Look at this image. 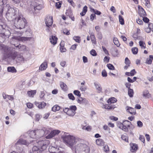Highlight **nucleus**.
<instances>
[{"mask_svg":"<svg viewBox=\"0 0 153 153\" xmlns=\"http://www.w3.org/2000/svg\"><path fill=\"white\" fill-rule=\"evenodd\" d=\"M113 42L114 44L116 45L117 47H119L120 45V44L118 39L117 38L114 37L113 39Z\"/></svg>","mask_w":153,"mask_h":153,"instance_id":"e433bc0d","label":"nucleus"},{"mask_svg":"<svg viewBox=\"0 0 153 153\" xmlns=\"http://www.w3.org/2000/svg\"><path fill=\"white\" fill-rule=\"evenodd\" d=\"M94 85L97 90L99 91V93H100L102 91V88L100 84L97 82H94Z\"/></svg>","mask_w":153,"mask_h":153,"instance_id":"f3484780","label":"nucleus"},{"mask_svg":"<svg viewBox=\"0 0 153 153\" xmlns=\"http://www.w3.org/2000/svg\"><path fill=\"white\" fill-rule=\"evenodd\" d=\"M0 49L4 53L3 57L4 60H6L7 58H10L13 59H14L17 56V59L20 62H23L24 59L22 55H17L16 52L13 53L11 50V48L4 45L1 44L0 46Z\"/></svg>","mask_w":153,"mask_h":153,"instance_id":"f257e3e1","label":"nucleus"},{"mask_svg":"<svg viewBox=\"0 0 153 153\" xmlns=\"http://www.w3.org/2000/svg\"><path fill=\"white\" fill-rule=\"evenodd\" d=\"M110 10L111 11H112L114 13H115L116 12V10L115 8L113 6H112L110 8Z\"/></svg>","mask_w":153,"mask_h":153,"instance_id":"69168bd1","label":"nucleus"},{"mask_svg":"<svg viewBox=\"0 0 153 153\" xmlns=\"http://www.w3.org/2000/svg\"><path fill=\"white\" fill-rule=\"evenodd\" d=\"M140 140L143 143H144L145 142V138L144 137L141 135H140L139 137Z\"/></svg>","mask_w":153,"mask_h":153,"instance_id":"680f3d73","label":"nucleus"},{"mask_svg":"<svg viewBox=\"0 0 153 153\" xmlns=\"http://www.w3.org/2000/svg\"><path fill=\"white\" fill-rule=\"evenodd\" d=\"M148 27L150 29H151V30L153 32V24L149 23L148 24Z\"/></svg>","mask_w":153,"mask_h":153,"instance_id":"0e129e2a","label":"nucleus"},{"mask_svg":"<svg viewBox=\"0 0 153 153\" xmlns=\"http://www.w3.org/2000/svg\"><path fill=\"white\" fill-rule=\"evenodd\" d=\"M63 110L64 111V112L65 113H68V114L69 115V114H70L71 113H69L70 112L69 108H66L64 109H63Z\"/></svg>","mask_w":153,"mask_h":153,"instance_id":"864d4df0","label":"nucleus"},{"mask_svg":"<svg viewBox=\"0 0 153 153\" xmlns=\"http://www.w3.org/2000/svg\"><path fill=\"white\" fill-rule=\"evenodd\" d=\"M32 150L33 153H40V152L41 151L38 146H34L32 149Z\"/></svg>","mask_w":153,"mask_h":153,"instance_id":"a211bd4d","label":"nucleus"},{"mask_svg":"<svg viewBox=\"0 0 153 153\" xmlns=\"http://www.w3.org/2000/svg\"><path fill=\"white\" fill-rule=\"evenodd\" d=\"M143 21L147 23H148L149 21V19L147 17H143Z\"/></svg>","mask_w":153,"mask_h":153,"instance_id":"4d7b16f0","label":"nucleus"},{"mask_svg":"<svg viewBox=\"0 0 153 153\" xmlns=\"http://www.w3.org/2000/svg\"><path fill=\"white\" fill-rule=\"evenodd\" d=\"M119 128L122 129L123 130L125 131V132H127L128 131V129L127 128V127L124 126L123 125H120Z\"/></svg>","mask_w":153,"mask_h":153,"instance_id":"ea45409f","label":"nucleus"},{"mask_svg":"<svg viewBox=\"0 0 153 153\" xmlns=\"http://www.w3.org/2000/svg\"><path fill=\"white\" fill-rule=\"evenodd\" d=\"M31 38V37L14 36L13 38V39L21 41L24 42L25 41L30 40Z\"/></svg>","mask_w":153,"mask_h":153,"instance_id":"9b49d317","label":"nucleus"},{"mask_svg":"<svg viewBox=\"0 0 153 153\" xmlns=\"http://www.w3.org/2000/svg\"><path fill=\"white\" fill-rule=\"evenodd\" d=\"M17 48H18L19 51H25L26 49L25 46L24 45H20V44L17 46H15Z\"/></svg>","mask_w":153,"mask_h":153,"instance_id":"72a5a7b5","label":"nucleus"},{"mask_svg":"<svg viewBox=\"0 0 153 153\" xmlns=\"http://www.w3.org/2000/svg\"><path fill=\"white\" fill-rule=\"evenodd\" d=\"M7 9V12L6 13V16L9 21H12L15 20L16 18V14L17 13V9L10 7L9 4H7L4 7V8Z\"/></svg>","mask_w":153,"mask_h":153,"instance_id":"f03ea898","label":"nucleus"},{"mask_svg":"<svg viewBox=\"0 0 153 153\" xmlns=\"http://www.w3.org/2000/svg\"><path fill=\"white\" fill-rule=\"evenodd\" d=\"M149 57V58L146 59V63L149 65H151L152 64V61L153 60V56L150 55Z\"/></svg>","mask_w":153,"mask_h":153,"instance_id":"4be33fe9","label":"nucleus"},{"mask_svg":"<svg viewBox=\"0 0 153 153\" xmlns=\"http://www.w3.org/2000/svg\"><path fill=\"white\" fill-rule=\"evenodd\" d=\"M140 46L142 48L145 49L146 48V46H144L145 44L142 41H140L139 42Z\"/></svg>","mask_w":153,"mask_h":153,"instance_id":"a19ab883","label":"nucleus"},{"mask_svg":"<svg viewBox=\"0 0 153 153\" xmlns=\"http://www.w3.org/2000/svg\"><path fill=\"white\" fill-rule=\"evenodd\" d=\"M90 53L92 56H96L97 54L96 51L94 49H92L90 51Z\"/></svg>","mask_w":153,"mask_h":153,"instance_id":"8fccbe9b","label":"nucleus"},{"mask_svg":"<svg viewBox=\"0 0 153 153\" xmlns=\"http://www.w3.org/2000/svg\"><path fill=\"white\" fill-rule=\"evenodd\" d=\"M107 66L108 68L111 70H114L115 69L114 66L111 64H107Z\"/></svg>","mask_w":153,"mask_h":153,"instance_id":"37998d69","label":"nucleus"},{"mask_svg":"<svg viewBox=\"0 0 153 153\" xmlns=\"http://www.w3.org/2000/svg\"><path fill=\"white\" fill-rule=\"evenodd\" d=\"M13 2L15 4L18 5L20 2V0H12Z\"/></svg>","mask_w":153,"mask_h":153,"instance_id":"e2e57ef3","label":"nucleus"},{"mask_svg":"<svg viewBox=\"0 0 153 153\" xmlns=\"http://www.w3.org/2000/svg\"><path fill=\"white\" fill-rule=\"evenodd\" d=\"M7 70L8 72L11 73H16V70L14 67H8L7 68Z\"/></svg>","mask_w":153,"mask_h":153,"instance_id":"cd10ccee","label":"nucleus"},{"mask_svg":"<svg viewBox=\"0 0 153 153\" xmlns=\"http://www.w3.org/2000/svg\"><path fill=\"white\" fill-rule=\"evenodd\" d=\"M47 67V64L46 62H43L40 66L39 69L40 70H44L46 69Z\"/></svg>","mask_w":153,"mask_h":153,"instance_id":"aec40b11","label":"nucleus"},{"mask_svg":"<svg viewBox=\"0 0 153 153\" xmlns=\"http://www.w3.org/2000/svg\"><path fill=\"white\" fill-rule=\"evenodd\" d=\"M131 51L133 54H136L138 52V49L137 47H134L132 48Z\"/></svg>","mask_w":153,"mask_h":153,"instance_id":"79ce46f5","label":"nucleus"},{"mask_svg":"<svg viewBox=\"0 0 153 153\" xmlns=\"http://www.w3.org/2000/svg\"><path fill=\"white\" fill-rule=\"evenodd\" d=\"M37 143L38 147L42 151L46 149L49 144V141L47 140H42L37 141Z\"/></svg>","mask_w":153,"mask_h":153,"instance_id":"423d86ee","label":"nucleus"},{"mask_svg":"<svg viewBox=\"0 0 153 153\" xmlns=\"http://www.w3.org/2000/svg\"><path fill=\"white\" fill-rule=\"evenodd\" d=\"M87 147V146L85 144L79 143L75 147V149L76 150H77L80 149H82V150L83 151L82 152V153H88V149H82L83 148L85 147Z\"/></svg>","mask_w":153,"mask_h":153,"instance_id":"6e6552de","label":"nucleus"},{"mask_svg":"<svg viewBox=\"0 0 153 153\" xmlns=\"http://www.w3.org/2000/svg\"><path fill=\"white\" fill-rule=\"evenodd\" d=\"M35 104L39 109L44 108L46 105V103L44 102L40 103L36 102Z\"/></svg>","mask_w":153,"mask_h":153,"instance_id":"4468645a","label":"nucleus"},{"mask_svg":"<svg viewBox=\"0 0 153 153\" xmlns=\"http://www.w3.org/2000/svg\"><path fill=\"white\" fill-rule=\"evenodd\" d=\"M74 94L76 95L78 97H80L81 95V94L80 91L77 90H75L74 91Z\"/></svg>","mask_w":153,"mask_h":153,"instance_id":"c03bdc74","label":"nucleus"},{"mask_svg":"<svg viewBox=\"0 0 153 153\" xmlns=\"http://www.w3.org/2000/svg\"><path fill=\"white\" fill-rule=\"evenodd\" d=\"M26 22V20L23 16L20 14L14 20V25L17 28L22 29L25 28Z\"/></svg>","mask_w":153,"mask_h":153,"instance_id":"7ed1b4c3","label":"nucleus"},{"mask_svg":"<svg viewBox=\"0 0 153 153\" xmlns=\"http://www.w3.org/2000/svg\"><path fill=\"white\" fill-rule=\"evenodd\" d=\"M137 126L138 127L141 128L143 126V123L140 121H138L137 122Z\"/></svg>","mask_w":153,"mask_h":153,"instance_id":"3c124183","label":"nucleus"},{"mask_svg":"<svg viewBox=\"0 0 153 153\" xmlns=\"http://www.w3.org/2000/svg\"><path fill=\"white\" fill-rule=\"evenodd\" d=\"M43 7V2L42 0L36 2L33 1L30 5L31 10L33 12L36 9L39 10Z\"/></svg>","mask_w":153,"mask_h":153,"instance_id":"39448f33","label":"nucleus"},{"mask_svg":"<svg viewBox=\"0 0 153 153\" xmlns=\"http://www.w3.org/2000/svg\"><path fill=\"white\" fill-rule=\"evenodd\" d=\"M36 135L37 138L43 137L45 134H47L49 133V131L45 128H44L42 129L36 130Z\"/></svg>","mask_w":153,"mask_h":153,"instance_id":"0eeeda50","label":"nucleus"},{"mask_svg":"<svg viewBox=\"0 0 153 153\" xmlns=\"http://www.w3.org/2000/svg\"><path fill=\"white\" fill-rule=\"evenodd\" d=\"M96 143L99 146H103L104 145V142L101 139H98L96 140Z\"/></svg>","mask_w":153,"mask_h":153,"instance_id":"a878e982","label":"nucleus"},{"mask_svg":"<svg viewBox=\"0 0 153 153\" xmlns=\"http://www.w3.org/2000/svg\"><path fill=\"white\" fill-rule=\"evenodd\" d=\"M27 107L29 108H31L33 106V104L30 103H27L26 104Z\"/></svg>","mask_w":153,"mask_h":153,"instance_id":"338daca9","label":"nucleus"},{"mask_svg":"<svg viewBox=\"0 0 153 153\" xmlns=\"http://www.w3.org/2000/svg\"><path fill=\"white\" fill-rule=\"evenodd\" d=\"M143 96L146 98H149L151 97V95L149 94L147 90H145L143 92Z\"/></svg>","mask_w":153,"mask_h":153,"instance_id":"393cba45","label":"nucleus"},{"mask_svg":"<svg viewBox=\"0 0 153 153\" xmlns=\"http://www.w3.org/2000/svg\"><path fill=\"white\" fill-rule=\"evenodd\" d=\"M36 132V130L31 131L30 133V137L32 138L36 139L37 138Z\"/></svg>","mask_w":153,"mask_h":153,"instance_id":"6ab92c4d","label":"nucleus"},{"mask_svg":"<svg viewBox=\"0 0 153 153\" xmlns=\"http://www.w3.org/2000/svg\"><path fill=\"white\" fill-rule=\"evenodd\" d=\"M114 105L109 106L108 104L103 105L102 106V108L106 109H107L108 110H113L114 108Z\"/></svg>","mask_w":153,"mask_h":153,"instance_id":"412c9836","label":"nucleus"},{"mask_svg":"<svg viewBox=\"0 0 153 153\" xmlns=\"http://www.w3.org/2000/svg\"><path fill=\"white\" fill-rule=\"evenodd\" d=\"M131 85V84L129 82H126L125 84V85L126 86V87L128 89L131 88H130Z\"/></svg>","mask_w":153,"mask_h":153,"instance_id":"774afa93","label":"nucleus"},{"mask_svg":"<svg viewBox=\"0 0 153 153\" xmlns=\"http://www.w3.org/2000/svg\"><path fill=\"white\" fill-rule=\"evenodd\" d=\"M74 39L75 40L76 42L78 43H79L80 42V38L79 37H74Z\"/></svg>","mask_w":153,"mask_h":153,"instance_id":"5fc2aeb1","label":"nucleus"},{"mask_svg":"<svg viewBox=\"0 0 153 153\" xmlns=\"http://www.w3.org/2000/svg\"><path fill=\"white\" fill-rule=\"evenodd\" d=\"M79 98L78 99L77 101L78 103H85V101H86V100L85 98H83L82 97H79Z\"/></svg>","mask_w":153,"mask_h":153,"instance_id":"c9c22d12","label":"nucleus"},{"mask_svg":"<svg viewBox=\"0 0 153 153\" xmlns=\"http://www.w3.org/2000/svg\"><path fill=\"white\" fill-rule=\"evenodd\" d=\"M17 143L18 144L25 145H27L29 144L28 143H27L25 140L22 139H20L17 141Z\"/></svg>","mask_w":153,"mask_h":153,"instance_id":"bb28decb","label":"nucleus"},{"mask_svg":"<svg viewBox=\"0 0 153 153\" xmlns=\"http://www.w3.org/2000/svg\"><path fill=\"white\" fill-rule=\"evenodd\" d=\"M102 48L103 51L105 53V54L106 55H108L109 54V53L108 51L106 49V48L102 46Z\"/></svg>","mask_w":153,"mask_h":153,"instance_id":"13d9d810","label":"nucleus"},{"mask_svg":"<svg viewBox=\"0 0 153 153\" xmlns=\"http://www.w3.org/2000/svg\"><path fill=\"white\" fill-rule=\"evenodd\" d=\"M119 21L121 25H123L124 24V20L122 16H121L119 15Z\"/></svg>","mask_w":153,"mask_h":153,"instance_id":"58836bf2","label":"nucleus"},{"mask_svg":"<svg viewBox=\"0 0 153 153\" xmlns=\"http://www.w3.org/2000/svg\"><path fill=\"white\" fill-rule=\"evenodd\" d=\"M70 111H71V113L69 114V115L74 116L75 114V111L77 109L76 106L75 105H72L70 106L69 108Z\"/></svg>","mask_w":153,"mask_h":153,"instance_id":"f8f14e48","label":"nucleus"},{"mask_svg":"<svg viewBox=\"0 0 153 153\" xmlns=\"http://www.w3.org/2000/svg\"><path fill=\"white\" fill-rule=\"evenodd\" d=\"M138 8L139 9V13L140 16L143 17V16L146 15V12L142 7L138 6Z\"/></svg>","mask_w":153,"mask_h":153,"instance_id":"2eb2a0df","label":"nucleus"},{"mask_svg":"<svg viewBox=\"0 0 153 153\" xmlns=\"http://www.w3.org/2000/svg\"><path fill=\"white\" fill-rule=\"evenodd\" d=\"M128 95L130 97H132L133 96L134 91L132 89L129 88L128 89Z\"/></svg>","mask_w":153,"mask_h":153,"instance_id":"4c0bfd02","label":"nucleus"},{"mask_svg":"<svg viewBox=\"0 0 153 153\" xmlns=\"http://www.w3.org/2000/svg\"><path fill=\"white\" fill-rule=\"evenodd\" d=\"M60 86L62 89L64 91L67 90V86L63 82H60Z\"/></svg>","mask_w":153,"mask_h":153,"instance_id":"7c9ffc66","label":"nucleus"},{"mask_svg":"<svg viewBox=\"0 0 153 153\" xmlns=\"http://www.w3.org/2000/svg\"><path fill=\"white\" fill-rule=\"evenodd\" d=\"M130 145L131 148L130 150L131 152H134L137 149L138 147L136 144L132 143L130 144Z\"/></svg>","mask_w":153,"mask_h":153,"instance_id":"b1692460","label":"nucleus"},{"mask_svg":"<svg viewBox=\"0 0 153 153\" xmlns=\"http://www.w3.org/2000/svg\"><path fill=\"white\" fill-rule=\"evenodd\" d=\"M69 99L70 100H74L75 99V97L73 96L72 93H70L68 95Z\"/></svg>","mask_w":153,"mask_h":153,"instance_id":"49530a36","label":"nucleus"},{"mask_svg":"<svg viewBox=\"0 0 153 153\" xmlns=\"http://www.w3.org/2000/svg\"><path fill=\"white\" fill-rule=\"evenodd\" d=\"M130 125H131V123L128 120H126L123 121V123H121L120 125H123L129 128L130 127Z\"/></svg>","mask_w":153,"mask_h":153,"instance_id":"5701e85b","label":"nucleus"},{"mask_svg":"<svg viewBox=\"0 0 153 153\" xmlns=\"http://www.w3.org/2000/svg\"><path fill=\"white\" fill-rule=\"evenodd\" d=\"M45 23L47 27H51L53 23L52 17L49 16H47L45 19Z\"/></svg>","mask_w":153,"mask_h":153,"instance_id":"1a4fd4ad","label":"nucleus"},{"mask_svg":"<svg viewBox=\"0 0 153 153\" xmlns=\"http://www.w3.org/2000/svg\"><path fill=\"white\" fill-rule=\"evenodd\" d=\"M117 101L116 98L114 97H112L109 98L107 101L108 103H114Z\"/></svg>","mask_w":153,"mask_h":153,"instance_id":"c85d7f7f","label":"nucleus"},{"mask_svg":"<svg viewBox=\"0 0 153 153\" xmlns=\"http://www.w3.org/2000/svg\"><path fill=\"white\" fill-rule=\"evenodd\" d=\"M126 108L127 111L128 112L131 114L134 115L135 114L136 111L135 109L128 106L126 107Z\"/></svg>","mask_w":153,"mask_h":153,"instance_id":"ddd939ff","label":"nucleus"},{"mask_svg":"<svg viewBox=\"0 0 153 153\" xmlns=\"http://www.w3.org/2000/svg\"><path fill=\"white\" fill-rule=\"evenodd\" d=\"M97 37L99 39H101L102 38V33L100 32H98L97 34Z\"/></svg>","mask_w":153,"mask_h":153,"instance_id":"bf43d9fd","label":"nucleus"},{"mask_svg":"<svg viewBox=\"0 0 153 153\" xmlns=\"http://www.w3.org/2000/svg\"><path fill=\"white\" fill-rule=\"evenodd\" d=\"M57 38L55 36H51L50 38V40L51 43L53 45H55L57 42Z\"/></svg>","mask_w":153,"mask_h":153,"instance_id":"dca6fc26","label":"nucleus"},{"mask_svg":"<svg viewBox=\"0 0 153 153\" xmlns=\"http://www.w3.org/2000/svg\"><path fill=\"white\" fill-rule=\"evenodd\" d=\"M103 150L105 152H107L109 150L108 145H105L103 147Z\"/></svg>","mask_w":153,"mask_h":153,"instance_id":"052dcab7","label":"nucleus"},{"mask_svg":"<svg viewBox=\"0 0 153 153\" xmlns=\"http://www.w3.org/2000/svg\"><path fill=\"white\" fill-rule=\"evenodd\" d=\"M96 19V16L94 14H92L90 16V19L91 21H93L94 19Z\"/></svg>","mask_w":153,"mask_h":153,"instance_id":"de8ad7c7","label":"nucleus"},{"mask_svg":"<svg viewBox=\"0 0 153 153\" xmlns=\"http://www.w3.org/2000/svg\"><path fill=\"white\" fill-rule=\"evenodd\" d=\"M121 139L124 140L126 142H128V137L124 135H122L121 136Z\"/></svg>","mask_w":153,"mask_h":153,"instance_id":"a18cd8bd","label":"nucleus"},{"mask_svg":"<svg viewBox=\"0 0 153 153\" xmlns=\"http://www.w3.org/2000/svg\"><path fill=\"white\" fill-rule=\"evenodd\" d=\"M60 109V107L58 105H54L52 108V110L54 112L59 110Z\"/></svg>","mask_w":153,"mask_h":153,"instance_id":"473e14b6","label":"nucleus"},{"mask_svg":"<svg viewBox=\"0 0 153 153\" xmlns=\"http://www.w3.org/2000/svg\"><path fill=\"white\" fill-rule=\"evenodd\" d=\"M60 132V131L57 130H55L52 131L51 133L46 136L47 139H50L54 137L55 135L58 134Z\"/></svg>","mask_w":153,"mask_h":153,"instance_id":"9d476101","label":"nucleus"},{"mask_svg":"<svg viewBox=\"0 0 153 153\" xmlns=\"http://www.w3.org/2000/svg\"><path fill=\"white\" fill-rule=\"evenodd\" d=\"M125 63L126 65H128L130 66V61L127 57H126L125 59Z\"/></svg>","mask_w":153,"mask_h":153,"instance_id":"603ef678","label":"nucleus"},{"mask_svg":"<svg viewBox=\"0 0 153 153\" xmlns=\"http://www.w3.org/2000/svg\"><path fill=\"white\" fill-rule=\"evenodd\" d=\"M61 137L65 143L70 147H72L77 140L74 136L70 135L62 136Z\"/></svg>","mask_w":153,"mask_h":153,"instance_id":"20e7f679","label":"nucleus"},{"mask_svg":"<svg viewBox=\"0 0 153 153\" xmlns=\"http://www.w3.org/2000/svg\"><path fill=\"white\" fill-rule=\"evenodd\" d=\"M102 75L103 77H106L107 76V73L105 70H102Z\"/></svg>","mask_w":153,"mask_h":153,"instance_id":"6e6d98bb","label":"nucleus"},{"mask_svg":"<svg viewBox=\"0 0 153 153\" xmlns=\"http://www.w3.org/2000/svg\"><path fill=\"white\" fill-rule=\"evenodd\" d=\"M87 6H85L83 8L82 11L80 13V15L82 16H84L87 11Z\"/></svg>","mask_w":153,"mask_h":153,"instance_id":"c756f323","label":"nucleus"},{"mask_svg":"<svg viewBox=\"0 0 153 153\" xmlns=\"http://www.w3.org/2000/svg\"><path fill=\"white\" fill-rule=\"evenodd\" d=\"M57 149L53 146H50L49 148V152L52 153H56Z\"/></svg>","mask_w":153,"mask_h":153,"instance_id":"2f4dec72","label":"nucleus"},{"mask_svg":"<svg viewBox=\"0 0 153 153\" xmlns=\"http://www.w3.org/2000/svg\"><path fill=\"white\" fill-rule=\"evenodd\" d=\"M36 93L35 90L29 91L27 92V94L30 97H33Z\"/></svg>","mask_w":153,"mask_h":153,"instance_id":"f704fd0d","label":"nucleus"},{"mask_svg":"<svg viewBox=\"0 0 153 153\" xmlns=\"http://www.w3.org/2000/svg\"><path fill=\"white\" fill-rule=\"evenodd\" d=\"M61 2L60 1L56 3L55 6L58 9H59L61 7Z\"/></svg>","mask_w":153,"mask_h":153,"instance_id":"09e8293b","label":"nucleus"}]
</instances>
